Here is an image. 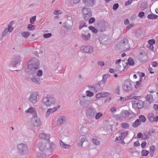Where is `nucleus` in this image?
Wrapping results in <instances>:
<instances>
[{
    "mask_svg": "<svg viewBox=\"0 0 158 158\" xmlns=\"http://www.w3.org/2000/svg\"><path fill=\"white\" fill-rule=\"evenodd\" d=\"M141 124V121H139V119H137L133 123L132 126L134 127H137Z\"/></svg>",
    "mask_w": 158,
    "mask_h": 158,
    "instance_id": "obj_34",
    "label": "nucleus"
},
{
    "mask_svg": "<svg viewBox=\"0 0 158 158\" xmlns=\"http://www.w3.org/2000/svg\"><path fill=\"white\" fill-rule=\"evenodd\" d=\"M96 112V111L95 109L92 108H90L87 110L86 114L88 117L93 118L94 117Z\"/></svg>",
    "mask_w": 158,
    "mask_h": 158,
    "instance_id": "obj_15",
    "label": "nucleus"
},
{
    "mask_svg": "<svg viewBox=\"0 0 158 158\" xmlns=\"http://www.w3.org/2000/svg\"><path fill=\"white\" fill-rule=\"evenodd\" d=\"M133 0H127L125 3V6H128L131 4Z\"/></svg>",
    "mask_w": 158,
    "mask_h": 158,
    "instance_id": "obj_61",
    "label": "nucleus"
},
{
    "mask_svg": "<svg viewBox=\"0 0 158 158\" xmlns=\"http://www.w3.org/2000/svg\"><path fill=\"white\" fill-rule=\"evenodd\" d=\"M83 2L87 6H92L93 5L94 0H83Z\"/></svg>",
    "mask_w": 158,
    "mask_h": 158,
    "instance_id": "obj_26",
    "label": "nucleus"
},
{
    "mask_svg": "<svg viewBox=\"0 0 158 158\" xmlns=\"http://www.w3.org/2000/svg\"><path fill=\"white\" fill-rule=\"evenodd\" d=\"M121 116L124 119L131 117L130 116L131 113L127 110L122 111L121 112Z\"/></svg>",
    "mask_w": 158,
    "mask_h": 158,
    "instance_id": "obj_21",
    "label": "nucleus"
},
{
    "mask_svg": "<svg viewBox=\"0 0 158 158\" xmlns=\"http://www.w3.org/2000/svg\"><path fill=\"white\" fill-rule=\"evenodd\" d=\"M30 122L33 124L34 127H38L41 125V121L37 115L32 116L30 118Z\"/></svg>",
    "mask_w": 158,
    "mask_h": 158,
    "instance_id": "obj_6",
    "label": "nucleus"
},
{
    "mask_svg": "<svg viewBox=\"0 0 158 158\" xmlns=\"http://www.w3.org/2000/svg\"><path fill=\"white\" fill-rule=\"evenodd\" d=\"M36 16H34L31 17L30 19V22L31 24H34V22L36 20Z\"/></svg>",
    "mask_w": 158,
    "mask_h": 158,
    "instance_id": "obj_52",
    "label": "nucleus"
},
{
    "mask_svg": "<svg viewBox=\"0 0 158 158\" xmlns=\"http://www.w3.org/2000/svg\"><path fill=\"white\" fill-rule=\"evenodd\" d=\"M86 96L87 97H91L93 96L94 94L93 92H91L89 90H87L86 91Z\"/></svg>",
    "mask_w": 158,
    "mask_h": 158,
    "instance_id": "obj_43",
    "label": "nucleus"
},
{
    "mask_svg": "<svg viewBox=\"0 0 158 158\" xmlns=\"http://www.w3.org/2000/svg\"><path fill=\"white\" fill-rule=\"evenodd\" d=\"M27 27L29 30L32 31L35 30V25L30 24L28 25Z\"/></svg>",
    "mask_w": 158,
    "mask_h": 158,
    "instance_id": "obj_48",
    "label": "nucleus"
},
{
    "mask_svg": "<svg viewBox=\"0 0 158 158\" xmlns=\"http://www.w3.org/2000/svg\"><path fill=\"white\" fill-rule=\"evenodd\" d=\"M95 19L94 17H92L89 18V23L90 24L93 23L95 21Z\"/></svg>",
    "mask_w": 158,
    "mask_h": 158,
    "instance_id": "obj_60",
    "label": "nucleus"
},
{
    "mask_svg": "<svg viewBox=\"0 0 158 158\" xmlns=\"http://www.w3.org/2000/svg\"><path fill=\"white\" fill-rule=\"evenodd\" d=\"M21 35L24 37L27 38L30 35L29 32L23 31L21 33Z\"/></svg>",
    "mask_w": 158,
    "mask_h": 158,
    "instance_id": "obj_46",
    "label": "nucleus"
},
{
    "mask_svg": "<svg viewBox=\"0 0 158 158\" xmlns=\"http://www.w3.org/2000/svg\"><path fill=\"white\" fill-rule=\"evenodd\" d=\"M139 121H141V122H144L146 120V118L145 116L143 115H140L139 116Z\"/></svg>",
    "mask_w": 158,
    "mask_h": 158,
    "instance_id": "obj_49",
    "label": "nucleus"
},
{
    "mask_svg": "<svg viewBox=\"0 0 158 158\" xmlns=\"http://www.w3.org/2000/svg\"><path fill=\"white\" fill-rule=\"evenodd\" d=\"M148 44L149 45H152L155 43V41L154 39H151L149 40L148 41Z\"/></svg>",
    "mask_w": 158,
    "mask_h": 158,
    "instance_id": "obj_55",
    "label": "nucleus"
},
{
    "mask_svg": "<svg viewBox=\"0 0 158 158\" xmlns=\"http://www.w3.org/2000/svg\"><path fill=\"white\" fill-rule=\"evenodd\" d=\"M36 157L37 158H44L45 155L43 153H38L36 154Z\"/></svg>",
    "mask_w": 158,
    "mask_h": 158,
    "instance_id": "obj_45",
    "label": "nucleus"
},
{
    "mask_svg": "<svg viewBox=\"0 0 158 158\" xmlns=\"http://www.w3.org/2000/svg\"><path fill=\"white\" fill-rule=\"evenodd\" d=\"M60 107V105H58L52 108H50L47 109L45 114V117H48L50 114L57 111Z\"/></svg>",
    "mask_w": 158,
    "mask_h": 158,
    "instance_id": "obj_11",
    "label": "nucleus"
},
{
    "mask_svg": "<svg viewBox=\"0 0 158 158\" xmlns=\"http://www.w3.org/2000/svg\"><path fill=\"white\" fill-rule=\"evenodd\" d=\"M128 100V98L127 97H120V98L118 99V100L119 101H121L122 102H125Z\"/></svg>",
    "mask_w": 158,
    "mask_h": 158,
    "instance_id": "obj_47",
    "label": "nucleus"
},
{
    "mask_svg": "<svg viewBox=\"0 0 158 158\" xmlns=\"http://www.w3.org/2000/svg\"><path fill=\"white\" fill-rule=\"evenodd\" d=\"M47 143L49 144V147L47 148V152L48 153V155H51L56 148V145L50 141Z\"/></svg>",
    "mask_w": 158,
    "mask_h": 158,
    "instance_id": "obj_13",
    "label": "nucleus"
},
{
    "mask_svg": "<svg viewBox=\"0 0 158 158\" xmlns=\"http://www.w3.org/2000/svg\"><path fill=\"white\" fill-rule=\"evenodd\" d=\"M122 139H124L123 138V137L121 136V135L118 137H117L115 138V140L117 141H120Z\"/></svg>",
    "mask_w": 158,
    "mask_h": 158,
    "instance_id": "obj_62",
    "label": "nucleus"
},
{
    "mask_svg": "<svg viewBox=\"0 0 158 158\" xmlns=\"http://www.w3.org/2000/svg\"><path fill=\"white\" fill-rule=\"evenodd\" d=\"M118 6L119 5L118 3H115L113 5V9L114 10H116L118 8Z\"/></svg>",
    "mask_w": 158,
    "mask_h": 158,
    "instance_id": "obj_59",
    "label": "nucleus"
},
{
    "mask_svg": "<svg viewBox=\"0 0 158 158\" xmlns=\"http://www.w3.org/2000/svg\"><path fill=\"white\" fill-rule=\"evenodd\" d=\"M117 47L118 48L122 50H128L130 47L128 40L126 38H123L118 43Z\"/></svg>",
    "mask_w": 158,
    "mask_h": 158,
    "instance_id": "obj_3",
    "label": "nucleus"
},
{
    "mask_svg": "<svg viewBox=\"0 0 158 158\" xmlns=\"http://www.w3.org/2000/svg\"><path fill=\"white\" fill-rule=\"evenodd\" d=\"M86 140V138L85 137L80 138L79 140L77 142L78 146L80 147H82L83 143Z\"/></svg>",
    "mask_w": 158,
    "mask_h": 158,
    "instance_id": "obj_24",
    "label": "nucleus"
},
{
    "mask_svg": "<svg viewBox=\"0 0 158 158\" xmlns=\"http://www.w3.org/2000/svg\"><path fill=\"white\" fill-rule=\"evenodd\" d=\"M127 97L128 98V99H136L137 98L138 96H135L134 94H132L129 96H127Z\"/></svg>",
    "mask_w": 158,
    "mask_h": 158,
    "instance_id": "obj_50",
    "label": "nucleus"
},
{
    "mask_svg": "<svg viewBox=\"0 0 158 158\" xmlns=\"http://www.w3.org/2000/svg\"><path fill=\"white\" fill-rule=\"evenodd\" d=\"M121 125L122 128L125 129L127 128L130 127V124L128 123H122Z\"/></svg>",
    "mask_w": 158,
    "mask_h": 158,
    "instance_id": "obj_44",
    "label": "nucleus"
},
{
    "mask_svg": "<svg viewBox=\"0 0 158 158\" xmlns=\"http://www.w3.org/2000/svg\"><path fill=\"white\" fill-rule=\"evenodd\" d=\"M90 89L96 93L97 92V89L96 87L94 86H91L90 87Z\"/></svg>",
    "mask_w": 158,
    "mask_h": 158,
    "instance_id": "obj_54",
    "label": "nucleus"
},
{
    "mask_svg": "<svg viewBox=\"0 0 158 158\" xmlns=\"http://www.w3.org/2000/svg\"><path fill=\"white\" fill-rule=\"evenodd\" d=\"M82 13L83 15L88 14L89 13H91V10L88 8H84L82 10Z\"/></svg>",
    "mask_w": 158,
    "mask_h": 158,
    "instance_id": "obj_31",
    "label": "nucleus"
},
{
    "mask_svg": "<svg viewBox=\"0 0 158 158\" xmlns=\"http://www.w3.org/2000/svg\"><path fill=\"white\" fill-rule=\"evenodd\" d=\"M81 50L83 53H90L93 52V48L90 45L84 46L81 48Z\"/></svg>",
    "mask_w": 158,
    "mask_h": 158,
    "instance_id": "obj_10",
    "label": "nucleus"
},
{
    "mask_svg": "<svg viewBox=\"0 0 158 158\" xmlns=\"http://www.w3.org/2000/svg\"><path fill=\"white\" fill-rule=\"evenodd\" d=\"M39 64L37 60L33 58L28 61V67L31 69V71L33 72L32 73V74H35L36 72L37 75L40 77L42 75L43 73L41 70H38Z\"/></svg>",
    "mask_w": 158,
    "mask_h": 158,
    "instance_id": "obj_1",
    "label": "nucleus"
},
{
    "mask_svg": "<svg viewBox=\"0 0 158 158\" xmlns=\"http://www.w3.org/2000/svg\"><path fill=\"white\" fill-rule=\"evenodd\" d=\"M39 137L41 139H44L47 140H49L51 138L49 134L44 132L40 133Z\"/></svg>",
    "mask_w": 158,
    "mask_h": 158,
    "instance_id": "obj_19",
    "label": "nucleus"
},
{
    "mask_svg": "<svg viewBox=\"0 0 158 158\" xmlns=\"http://www.w3.org/2000/svg\"><path fill=\"white\" fill-rule=\"evenodd\" d=\"M17 148L20 153L22 155H26L28 152V147L25 143H22L18 144Z\"/></svg>",
    "mask_w": 158,
    "mask_h": 158,
    "instance_id": "obj_4",
    "label": "nucleus"
},
{
    "mask_svg": "<svg viewBox=\"0 0 158 158\" xmlns=\"http://www.w3.org/2000/svg\"><path fill=\"white\" fill-rule=\"evenodd\" d=\"M39 150L41 151H47V148L49 147V144L48 143H43L41 142H40L38 143L37 145Z\"/></svg>",
    "mask_w": 158,
    "mask_h": 158,
    "instance_id": "obj_9",
    "label": "nucleus"
},
{
    "mask_svg": "<svg viewBox=\"0 0 158 158\" xmlns=\"http://www.w3.org/2000/svg\"><path fill=\"white\" fill-rule=\"evenodd\" d=\"M89 30L91 31L92 32L95 33L96 34L97 33L98 30V29L93 26H90L89 27Z\"/></svg>",
    "mask_w": 158,
    "mask_h": 158,
    "instance_id": "obj_41",
    "label": "nucleus"
},
{
    "mask_svg": "<svg viewBox=\"0 0 158 158\" xmlns=\"http://www.w3.org/2000/svg\"><path fill=\"white\" fill-rule=\"evenodd\" d=\"M124 69V67H122L121 66L119 65H117L116 66L115 71L118 72H121Z\"/></svg>",
    "mask_w": 158,
    "mask_h": 158,
    "instance_id": "obj_32",
    "label": "nucleus"
},
{
    "mask_svg": "<svg viewBox=\"0 0 158 158\" xmlns=\"http://www.w3.org/2000/svg\"><path fill=\"white\" fill-rule=\"evenodd\" d=\"M67 120V118L65 115H62L59 116L56 121L52 122L53 125L56 126H59L65 123Z\"/></svg>",
    "mask_w": 158,
    "mask_h": 158,
    "instance_id": "obj_5",
    "label": "nucleus"
},
{
    "mask_svg": "<svg viewBox=\"0 0 158 158\" xmlns=\"http://www.w3.org/2000/svg\"><path fill=\"white\" fill-rule=\"evenodd\" d=\"M7 29L8 31L9 32H11L14 30V28L12 26H8L7 28H6Z\"/></svg>",
    "mask_w": 158,
    "mask_h": 158,
    "instance_id": "obj_57",
    "label": "nucleus"
},
{
    "mask_svg": "<svg viewBox=\"0 0 158 158\" xmlns=\"http://www.w3.org/2000/svg\"><path fill=\"white\" fill-rule=\"evenodd\" d=\"M133 24L131 23L130 24L126 27V30L128 31L129 30V29L133 27Z\"/></svg>",
    "mask_w": 158,
    "mask_h": 158,
    "instance_id": "obj_63",
    "label": "nucleus"
},
{
    "mask_svg": "<svg viewBox=\"0 0 158 158\" xmlns=\"http://www.w3.org/2000/svg\"><path fill=\"white\" fill-rule=\"evenodd\" d=\"M109 74L107 73L104 75L102 77V79L100 81V83L102 84H105L107 81V79L110 77Z\"/></svg>",
    "mask_w": 158,
    "mask_h": 158,
    "instance_id": "obj_25",
    "label": "nucleus"
},
{
    "mask_svg": "<svg viewBox=\"0 0 158 158\" xmlns=\"http://www.w3.org/2000/svg\"><path fill=\"white\" fill-rule=\"evenodd\" d=\"M121 136L123 137L124 139L126 137L128 134V131H123L121 133Z\"/></svg>",
    "mask_w": 158,
    "mask_h": 158,
    "instance_id": "obj_42",
    "label": "nucleus"
},
{
    "mask_svg": "<svg viewBox=\"0 0 158 158\" xmlns=\"http://www.w3.org/2000/svg\"><path fill=\"white\" fill-rule=\"evenodd\" d=\"M128 63L130 66H133L134 64V60L131 58L129 57L128 59Z\"/></svg>",
    "mask_w": 158,
    "mask_h": 158,
    "instance_id": "obj_38",
    "label": "nucleus"
},
{
    "mask_svg": "<svg viewBox=\"0 0 158 158\" xmlns=\"http://www.w3.org/2000/svg\"><path fill=\"white\" fill-rule=\"evenodd\" d=\"M103 115V114L102 112H99L97 113L96 112L94 117H95L96 120H98L102 117Z\"/></svg>",
    "mask_w": 158,
    "mask_h": 158,
    "instance_id": "obj_35",
    "label": "nucleus"
},
{
    "mask_svg": "<svg viewBox=\"0 0 158 158\" xmlns=\"http://www.w3.org/2000/svg\"><path fill=\"white\" fill-rule=\"evenodd\" d=\"M144 15V13L143 12H139L138 14V16L140 18H142Z\"/></svg>",
    "mask_w": 158,
    "mask_h": 158,
    "instance_id": "obj_64",
    "label": "nucleus"
},
{
    "mask_svg": "<svg viewBox=\"0 0 158 158\" xmlns=\"http://www.w3.org/2000/svg\"><path fill=\"white\" fill-rule=\"evenodd\" d=\"M52 36V34L51 33H46L44 34L43 37L45 39H47L51 37Z\"/></svg>",
    "mask_w": 158,
    "mask_h": 158,
    "instance_id": "obj_51",
    "label": "nucleus"
},
{
    "mask_svg": "<svg viewBox=\"0 0 158 158\" xmlns=\"http://www.w3.org/2000/svg\"><path fill=\"white\" fill-rule=\"evenodd\" d=\"M82 38L85 41H87L90 39L91 35L88 31H86L84 33L81 34Z\"/></svg>",
    "mask_w": 158,
    "mask_h": 158,
    "instance_id": "obj_18",
    "label": "nucleus"
},
{
    "mask_svg": "<svg viewBox=\"0 0 158 158\" xmlns=\"http://www.w3.org/2000/svg\"><path fill=\"white\" fill-rule=\"evenodd\" d=\"M157 17L158 16L156 15L151 14L148 15L147 16V18L151 19H155L157 18Z\"/></svg>",
    "mask_w": 158,
    "mask_h": 158,
    "instance_id": "obj_36",
    "label": "nucleus"
},
{
    "mask_svg": "<svg viewBox=\"0 0 158 158\" xmlns=\"http://www.w3.org/2000/svg\"><path fill=\"white\" fill-rule=\"evenodd\" d=\"M8 32V31L7 29H6V28L4 30V31H3L2 34V37L5 36L7 34Z\"/></svg>",
    "mask_w": 158,
    "mask_h": 158,
    "instance_id": "obj_56",
    "label": "nucleus"
},
{
    "mask_svg": "<svg viewBox=\"0 0 158 158\" xmlns=\"http://www.w3.org/2000/svg\"><path fill=\"white\" fill-rule=\"evenodd\" d=\"M25 112L27 113H29L31 114L32 116H35L37 115V111L34 107H29L25 111Z\"/></svg>",
    "mask_w": 158,
    "mask_h": 158,
    "instance_id": "obj_16",
    "label": "nucleus"
},
{
    "mask_svg": "<svg viewBox=\"0 0 158 158\" xmlns=\"http://www.w3.org/2000/svg\"><path fill=\"white\" fill-rule=\"evenodd\" d=\"M31 80L34 84L39 85L40 84V79L36 76H33L31 78Z\"/></svg>",
    "mask_w": 158,
    "mask_h": 158,
    "instance_id": "obj_22",
    "label": "nucleus"
},
{
    "mask_svg": "<svg viewBox=\"0 0 158 158\" xmlns=\"http://www.w3.org/2000/svg\"><path fill=\"white\" fill-rule=\"evenodd\" d=\"M91 141L93 143L96 145H99L101 143V141L99 139L92 138Z\"/></svg>",
    "mask_w": 158,
    "mask_h": 158,
    "instance_id": "obj_27",
    "label": "nucleus"
},
{
    "mask_svg": "<svg viewBox=\"0 0 158 158\" xmlns=\"http://www.w3.org/2000/svg\"><path fill=\"white\" fill-rule=\"evenodd\" d=\"M80 26L79 27V29L80 30L83 27H86V23L83 20H81L79 23Z\"/></svg>",
    "mask_w": 158,
    "mask_h": 158,
    "instance_id": "obj_33",
    "label": "nucleus"
},
{
    "mask_svg": "<svg viewBox=\"0 0 158 158\" xmlns=\"http://www.w3.org/2000/svg\"><path fill=\"white\" fill-rule=\"evenodd\" d=\"M61 11L60 10H55L54 12V14L56 15L60 14L62 13Z\"/></svg>",
    "mask_w": 158,
    "mask_h": 158,
    "instance_id": "obj_58",
    "label": "nucleus"
},
{
    "mask_svg": "<svg viewBox=\"0 0 158 158\" xmlns=\"http://www.w3.org/2000/svg\"><path fill=\"white\" fill-rule=\"evenodd\" d=\"M19 59H18L12 61L11 63V64L12 65V66L15 67L18 64H19Z\"/></svg>",
    "mask_w": 158,
    "mask_h": 158,
    "instance_id": "obj_40",
    "label": "nucleus"
},
{
    "mask_svg": "<svg viewBox=\"0 0 158 158\" xmlns=\"http://www.w3.org/2000/svg\"><path fill=\"white\" fill-rule=\"evenodd\" d=\"M92 16L91 13H89L88 14L84 15V17L85 21H88Z\"/></svg>",
    "mask_w": 158,
    "mask_h": 158,
    "instance_id": "obj_37",
    "label": "nucleus"
},
{
    "mask_svg": "<svg viewBox=\"0 0 158 158\" xmlns=\"http://www.w3.org/2000/svg\"><path fill=\"white\" fill-rule=\"evenodd\" d=\"M107 36L105 35H101L99 37V40L101 44H106L105 41L107 40Z\"/></svg>",
    "mask_w": 158,
    "mask_h": 158,
    "instance_id": "obj_23",
    "label": "nucleus"
},
{
    "mask_svg": "<svg viewBox=\"0 0 158 158\" xmlns=\"http://www.w3.org/2000/svg\"><path fill=\"white\" fill-rule=\"evenodd\" d=\"M60 144L61 147L64 148H68L70 146L69 145L66 144L64 143L61 140H60Z\"/></svg>",
    "mask_w": 158,
    "mask_h": 158,
    "instance_id": "obj_29",
    "label": "nucleus"
},
{
    "mask_svg": "<svg viewBox=\"0 0 158 158\" xmlns=\"http://www.w3.org/2000/svg\"><path fill=\"white\" fill-rule=\"evenodd\" d=\"M42 102L47 107H51L56 104V99L53 96L50 95H47L43 97Z\"/></svg>",
    "mask_w": 158,
    "mask_h": 158,
    "instance_id": "obj_2",
    "label": "nucleus"
},
{
    "mask_svg": "<svg viewBox=\"0 0 158 158\" xmlns=\"http://www.w3.org/2000/svg\"><path fill=\"white\" fill-rule=\"evenodd\" d=\"M39 95V93L37 91L31 92L28 98V101L32 104L36 103L37 101V97Z\"/></svg>",
    "mask_w": 158,
    "mask_h": 158,
    "instance_id": "obj_7",
    "label": "nucleus"
},
{
    "mask_svg": "<svg viewBox=\"0 0 158 158\" xmlns=\"http://www.w3.org/2000/svg\"><path fill=\"white\" fill-rule=\"evenodd\" d=\"M123 88L125 91L131 90L132 89V87L130 82L127 81L124 82L123 85Z\"/></svg>",
    "mask_w": 158,
    "mask_h": 158,
    "instance_id": "obj_14",
    "label": "nucleus"
},
{
    "mask_svg": "<svg viewBox=\"0 0 158 158\" xmlns=\"http://www.w3.org/2000/svg\"><path fill=\"white\" fill-rule=\"evenodd\" d=\"M89 131V128L85 127H82L79 130V134L82 135H87Z\"/></svg>",
    "mask_w": 158,
    "mask_h": 158,
    "instance_id": "obj_17",
    "label": "nucleus"
},
{
    "mask_svg": "<svg viewBox=\"0 0 158 158\" xmlns=\"http://www.w3.org/2000/svg\"><path fill=\"white\" fill-rule=\"evenodd\" d=\"M155 115L154 114L152 113L150 114L148 116V119L151 122H154Z\"/></svg>",
    "mask_w": 158,
    "mask_h": 158,
    "instance_id": "obj_30",
    "label": "nucleus"
},
{
    "mask_svg": "<svg viewBox=\"0 0 158 158\" xmlns=\"http://www.w3.org/2000/svg\"><path fill=\"white\" fill-rule=\"evenodd\" d=\"M109 94V93L106 92H103L97 94L95 97L97 98H106L108 97Z\"/></svg>",
    "mask_w": 158,
    "mask_h": 158,
    "instance_id": "obj_20",
    "label": "nucleus"
},
{
    "mask_svg": "<svg viewBox=\"0 0 158 158\" xmlns=\"http://www.w3.org/2000/svg\"><path fill=\"white\" fill-rule=\"evenodd\" d=\"M156 148L153 145L151 146L150 148V151L151 152V154L152 153V154H153L154 151L156 150Z\"/></svg>",
    "mask_w": 158,
    "mask_h": 158,
    "instance_id": "obj_53",
    "label": "nucleus"
},
{
    "mask_svg": "<svg viewBox=\"0 0 158 158\" xmlns=\"http://www.w3.org/2000/svg\"><path fill=\"white\" fill-rule=\"evenodd\" d=\"M132 105L134 108L141 109L144 106V102L141 100L135 101L132 102Z\"/></svg>",
    "mask_w": 158,
    "mask_h": 158,
    "instance_id": "obj_12",
    "label": "nucleus"
},
{
    "mask_svg": "<svg viewBox=\"0 0 158 158\" xmlns=\"http://www.w3.org/2000/svg\"><path fill=\"white\" fill-rule=\"evenodd\" d=\"M145 98L146 100L149 102L150 103H152L153 102V99L152 96L151 94H148L146 97Z\"/></svg>",
    "mask_w": 158,
    "mask_h": 158,
    "instance_id": "obj_28",
    "label": "nucleus"
},
{
    "mask_svg": "<svg viewBox=\"0 0 158 158\" xmlns=\"http://www.w3.org/2000/svg\"><path fill=\"white\" fill-rule=\"evenodd\" d=\"M149 153V152L148 151L143 150L141 152V155L143 156H147Z\"/></svg>",
    "mask_w": 158,
    "mask_h": 158,
    "instance_id": "obj_39",
    "label": "nucleus"
},
{
    "mask_svg": "<svg viewBox=\"0 0 158 158\" xmlns=\"http://www.w3.org/2000/svg\"><path fill=\"white\" fill-rule=\"evenodd\" d=\"M79 103L82 107L85 108L89 106V101L86 96H83L80 97Z\"/></svg>",
    "mask_w": 158,
    "mask_h": 158,
    "instance_id": "obj_8",
    "label": "nucleus"
}]
</instances>
